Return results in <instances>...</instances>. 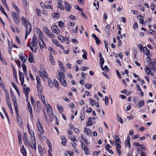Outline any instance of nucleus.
<instances>
[{
  "mask_svg": "<svg viewBox=\"0 0 156 156\" xmlns=\"http://www.w3.org/2000/svg\"><path fill=\"white\" fill-rule=\"evenodd\" d=\"M11 97L15 106L14 109L16 112V114H18V106L17 103L16 101V98L15 96L14 95L13 93L12 92L11 94Z\"/></svg>",
  "mask_w": 156,
  "mask_h": 156,
  "instance_id": "obj_1",
  "label": "nucleus"
},
{
  "mask_svg": "<svg viewBox=\"0 0 156 156\" xmlns=\"http://www.w3.org/2000/svg\"><path fill=\"white\" fill-rule=\"evenodd\" d=\"M31 50L34 52H36L37 50L36 43L31 42L30 44H28Z\"/></svg>",
  "mask_w": 156,
  "mask_h": 156,
  "instance_id": "obj_2",
  "label": "nucleus"
},
{
  "mask_svg": "<svg viewBox=\"0 0 156 156\" xmlns=\"http://www.w3.org/2000/svg\"><path fill=\"white\" fill-rule=\"evenodd\" d=\"M58 74L57 76L59 80H63L65 79V74L63 72L59 70L57 71Z\"/></svg>",
  "mask_w": 156,
  "mask_h": 156,
  "instance_id": "obj_3",
  "label": "nucleus"
},
{
  "mask_svg": "<svg viewBox=\"0 0 156 156\" xmlns=\"http://www.w3.org/2000/svg\"><path fill=\"white\" fill-rule=\"evenodd\" d=\"M58 39L60 40L61 42H65V43L68 44L69 43V39L68 37H64L63 36L59 35L58 37Z\"/></svg>",
  "mask_w": 156,
  "mask_h": 156,
  "instance_id": "obj_4",
  "label": "nucleus"
},
{
  "mask_svg": "<svg viewBox=\"0 0 156 156\" xmlns=\"http://www.w3.org/2000/svg\"><path fill=\"white\" fill-rule=\"evenodd\" d=\"M37 125L38 131L40 132V134L41 135L43 133L44 131L43 129L42 126L39 120V119H37Z\"/></svg>",
  "mask_w": 156,
  "mask_h": 156,
  "instance_id": "obj_5",
  "label": "nucleus"
},
{
  "mask_svg": "<svg viewBox=\"0 0 156 156\" xmlns=\"http://www.w3.org/2000/svg\"><path fill=\"white\" fill-rule=\"evenodd\" d=\"M26 27V35L25 36V39L27 38V35L29 34L31 31V24L29 23L28 25L25 26Z\"/></svg>",
  "mask_w": 156,
  "mask_h": 156,
  "instance_id": "obj_6",
  "label": "nucleus"
},
{
  "mask_svg": "<svg viewBox=\"0 0 156 156\" xmlns=\"http://www.w3.org/2000/svg\"><path fill=\"white\" fill-rule=\"evenodd\" d=\"M31 139L32 140V145L30 144V143H28V144L31 146L32 147L34 148L35 151L36 149V145L35 137H32V136H31Z\"/></svg>",
  "mask_w": 156,
  "mask_h": 156,
  "instance_id": "obj_7",
  "label": "nucleus"
},
{
  "mask_svg": "<svg viewBox=\"0 0 156 156\" xmlns=\"http://www.w3.org/2000/svg\"><path fill=\"white\" fill-rule=\"evenodd\" d=\"M51 30L53 32L57 34H59L60 32V30L55 25H52L51 26Z\"/></svg>",
  "mask_w": 156,
  "mask_h": 156,
  "instance_id": "obj_8",
  "label": "nucleus"
},
{
  "mask_svg": "<svg viewBox=\"0 0 156 156\" xmlns=\"http://www.w3.org/2000/svg\"><path fill=\"white\" fill-rule=\"evenodd\" d=\"M39 74L42 79H45L48 78V74L44 70L42 71V72L39 71Z\"/></svg>",
  "mask_w": 156,
  "mask_h": 156,
  "instance_id": "obj_9",
  "label": "nucleus"
},
{
  "mask_svg": "<svg viewBox=\"0 0 156 156\" xmlns=\"http://www.w3.org/2000/svg\"><path fill=\"white\" fill-rule=\"evenodd\" d=\"M39 44L40 46V48L41 49H43L44 48H46V46L44 42L43 39H39Z\"/></svg>",
  "mask_w": 156,
  "mask_h": 156,
  "instance_id": "obj_10",
  "label": "nucleus"
},
{
  "mask_svg": "<svg viewBox=\"0 0 156 156\" xmlns=\"http://www.w3.org/2000/svg\"><path fill=\"white\" fill-rule=\"evenodd\" d=\"M84 132L85 134L89 136H91V131L90 129L84 127Z\"/></svg>",
  "mask_w": 156,
  "mask_h": 156,
  "instance_id": "obj_11",
  "label": "nucleus"
},
{
  "mask_svg": "<svg viewBox=\"0 0 156 156\" xmlns=\"http://www.w3.org/2000/svg\"><path fill=\"white\" fill-rule=\"evenodd\" d=\"M25 85L23 87V93L27 97L28 95V93L30 91V89L29 87H25Z\"/></svg>",
  "mask_w": 156,
  "mask_h": 156,
  "instance_id": "obj_12",
  "label": "nucleus"
},
{
  "mask_svg": "<svg viewBox=\"0 0 156 156\" xmlns=\"http://www.w3.org/2000/svg\"><path fill=\"white\" fill-rule=\"evenodd\" d=\"M38 95L40 96H42V88L40 84H37Z\"/></svg>",
  "mask_w": 156,
  "mask_h": 156,
  "instance_id": "obj_13",
  "label": "nucleus"
},
{
  "mask_svg": "<svg viewBox=\"0 0 156 156\" xmlns=\"http://www.w3.org/2000/svg\"><path fill=\"white\" fill-rule=\"evenodd\" d=\"M64 5H65L64 6L67 11H70L71 8V5L67 3L66 1L64 2Z\"/></svg>",
  "mask_w": 156,
  "mask_h": 156,
  "instance_id": "obj_14",
  "label": "nucleus"
},
{
  "mask_svg": "<svg viewBox=\"0 0 156 156\" xmlns=\"http://www.w3.org/2000/svg\"><path fill=\"white\" fill-rule=\"evenodd\" d=\"M37 34L39 35V39H43L44 36L42 32L39 29H37Z\"/></svg>",
  "mask_w": 156,
  "mask_h": 156,
  "instance_id": "obj_15",
  "label": "nucleus"
},
{
  "mask_svg": "<svg viewBox=\"0 0 156 156\" xmlns=\"http://www.w3.org/2000/svg\"><path fill=\"white\" fill-rule=\"evenodd\" d=\"M62 1L61 0L59 1L58 2V5H57V6L58 8L64 10V7L62 5Z\"/></svg>",
  "mask_w": 156,
  "mask_h": 156,
  "instance_id": "obj_16",
  "label": "nucleus"
},
{
  "mask_svg": "<svg viewBox=\"0 0 156 156\" xmlns=\"http://www.w3.org/2000/svg\"><path fill=\"white\" fill-rule=\"evenodd\" d=\"M50 63L52 65H54L55 64V62L53 57L52 55L51 54H50Z\"/></svg>",
  "mask_w": 156,
  "mask_h": 156,
  "instance_id": "obj_17",
  "label": "nucleus"
},
{
  "mask_svg": "<svg viewBox=\"0 0 156 156\" xmlns=\"http://www.w3.org/2000/svg\"><path fill=\"white\" fill-rule=\"evenodd\" d=\"M21 152L23 156H27V152L25 149L24 148L23 145L22 146V148L21 149Z\"/></svg>",
  "mask_w": 156,
  "mask_h": 156,
  "instance_id": "obj_18",
  "label": "nucleus"
},
{
  "mask_svg": "<svg viewBox=\"0 0 156 156\" xmlns=\"http://www.w3.org/2000/svg\"><path fill=\"white\" fill-rule=\"evenodd\" d=\"M29 58L28 59V61L30 63H32L34 61V57L32 53L30 52V55L29 56Z\"/></svg>",
  "mask_w": 156,
  "mask_h": 156,
  "instance_id": "obj_19",
  "label": "nucleus"
},
{
  "mask_svg": "<svg viewBox=\"0 0 156 156\" xmlns=\"http://www.w3.org/2000/svg\"><path fill=\"white\" fill-rule=\"evenodd\" d=\"M144 105V101L143 100L140 101L138 103V104L137 105L138 107L140 108L143 106Z\"/></svg>",
  "mask_w": 156,
  "mask_h": 156,
  "instance_id": "obj_20",
  "label": "nucleus"
},
{
  "mask_svg": "<svg viewBox=\"0 0 156 156\" xmlns=\"http://www.w3.org/2000/svg\"><path fill=\"white\" fill-rule=\"evenodd\" d=\"M146 72L147 73V74L149 75L151 73V69L148 66H146L144 69Z\"/></svg>",
  "mask_w": 156,
  "mask_h": 156,
  "instance_id": "obj_21",
  "label": "nucleus"
},
{
  "mask_svg": "<svg viewBox=\"0 0 156 156\" xmlns=\"http://www.w3.org/2000/svg\"><path fill=\"white\" fill-rule=\"evenodd\" d=\"M61 83L64 86L66 87L67 85V83L65 80V79L59 80Z\"/></svg>",
  "mask_w": 156,
  "mask_h": 156,
  "instance_id": "obj_22",
  "label": "nucleus"
},
{
  "mask_svg": "<svg viewBox=\"0 0 156 156\" xmlns=\"http://www.w3.org/2000/svg\"><path fill=\"white\" fill-rule=\"evenodd\" d=\"M92 124V118L91 117H89V120L87 123L86 126H91Z\"/></svg>",
  "mask_w": 156,
  "mask_h": 156,
  "instance_id": "obj_23",
  "label": "nucleus"
},
{
  "mask_svg": "<svg viewBox=\"0 0 156 156\" xmlns=\"http://www.w3.org/2000/svg\"><path fill=\"white\" fill-rule=\"evenodd\" d=\"M61 139H62V143L64 146H65L66 142V139L65 138V137L64 136H61Z\"/></svg>",
  "mask_w": 156,
  "mask_h": 156,
  "instance_id": "obj_24",
  "label": "nucleus"
},
{
  "mask_svg": "<svg viewBox=\"0 0 156 156\" xmlns=\"http://www.w3.org/2000/svg\"><path fill=\"white\" fill-rule=\"evenodd\" d=\"M19 74L20 80H24V75L23 73L19 71Z\"/></svg>",
  "mask_w": 156,
  "mask_h": 156,
  "instance_id": "obj_25",
  "label": "nucleus"
},
{
  "mask_svg": "<svg viewBox=\"0 0 156 156\" xmlns=\"http://www.w3.org/2000/svg\"><path fill=\"white\" fill-rule=\"evenodd\" d=\"M23 69V73L25 75H27V71L26 69V67L24 64H23L22 65Z\"/></svg>",
  "mask_w": 156,
  "mask_h": 156,
  "instance_id": "obj_26",
  "label": "nucleus"
},
{
  "mask_svg": "<svg viewBox=\"0 0 156 156\" xmlns=\"http://www.w3.org/2000/svg\"><path fill=\"white\" fill-rule=\"evenodd\" d=\"M57 109L59 110L60 113H62L63 111V108L60 105H58L57 107Z\"/></svg>",
  "mask_w": 156,
  "mask_h": 156,
  "instance_id": "obj_27",
  "label": "nucleus"
},
{
  "mask_svg": "<svg viewBox=\"0 0 156 156\" xmlns=\"http://www.w3.org/2000/svg\"><path fill=\"white\" fill-rule=\"evenodd\" d=\"M43 30L44 32L47 35L48 33H49L51 32L46 27H44L43 28Z\"/></svg>",
  "mask_w": 156,
  "mask_h": 156,
  "instance_id": "obj_28",
  "label": "nucleus"
},
{
  "mask_svg": "<svg viewBox=\"0 0 156 156\" xmlns=\"http://www.w3.org/2000/svg\"><path fill=\"white\" fill-rule=\"evenodd\" d=\"M53 83L55 87L57 88L58 90L59 89V87L58 82L56 80H55Z\"/></svg>",
  "mask_w": 156,
  "mask_h": 156,
  "instance_id": "obj_29",
  "label": "nucleus"
},
{
  "mask_svg": "<svg viewBox=\"0 0 156 156\" xmlns=\"http://www.w3.org/2000/svg\"><path fill=\"white\" fill-rule=\"evenodd\" d=\"M62 63L60 62L59 63V67L62 70L64 71V72H65L66 70V69L62 66Z\"/></svg>",
  "mask_w": 156,
  "mask_h": 156,
  "instance_id": "obj_30",
  "label": "nucleus"
},
{
  "mask_svg": "<svg viewBox=\"0 0 156 156\" xmlns=\"http://www.w3.org/2000/svg\"><path fill=\"white\" fill-rule=\"evenodd\" d=\"M0 10L4 14L7 18H8V16L7 14L5 12L4 9L3 8L2 6L1 5H0Z\"/></svg>",
  "mask_w": 156,
  "mask_h": 156,
  "instance_id": "obj_31",
  "label": "nucleus"
},
{
  "mask_svg": "<svg viewBox=\"0 0 156 156\" xmlns=\"http://www.w3.org/2000/svg\"><path fill=\"white\" fill-rule=\"evenodd\" d=\"M47 36L50 38L52 39H54L55 37V36H54V34L53 33L51 34V32L49 33H48V34Z\"/></svg>",
  "mask_w": 156,
  "mask_h": 156,
  "instance_id": "obj_32",
  "label": "nucleus"
},
{
  "mask_svg": "<svg viewBox=\"0 0 156 156\" xmlns=\"http://www.w3.org/2000/svg\"><path fill=\"white\" fill-rule=\"evenodd\" d=\"M13 20H14L15 23L18 25L20 21V17H17L14 18Z\"/></svg>",
  "mask_w": 156,
  "mask_h": 156,
  "instance_id": "obj_33",
  "label": "nucleus"
},
{
  "mask_svg": "<svg viewBox=\"0 0 156 156\" xmlns=\"http://www.w3.org/2000/svg\"><path fill=\"white\" fill-rule=\"evenodd\" d=\"M89 100L90 101V104L92 106H94L96 104V102L95 100H92L91 98H90Z\"/></svg>",
  "mask_w": 156,
  "mask_h": 156,
  "instance_id": "obj_34",
  "label": "nucleus"
},
{
  "mask_svg": "<svg viewBox=\"0 0 156 156\" xmlns=\"http://www.w3.org/2000/svg\"><path fill=\"white\" fill-rule=\"evenodd\" d=\"M114 139L116 140V141L117 142H118L119 143H121V140L119 137V136H118L117 135H115L114 136Z\"/></svg>",
  "mask_w": 156,
  "mask_h": 156,
  "instance_id": "obj_35",
  "label": "nucleus"
},
{
  "mask_svg": "<svg viewBox=\"0 0 156 156\" xmlns=\"http://www.w3.org/2000/svg\"><path fill=\"white\" fill-rule=\"evenodd\" d=\"M23 139L24 140V142L25 144H27V135L26 133H25L23 136Z\"/></svg>",
  "mask_w": 156,
  "mask_h": 156,
  "instance_id": "obj_36",
  "label": "nucleus"
},
{
  "mask_svg": "<svg viewBox=\"0 0 156 156\" xmlns=\"http://www.w3.org/2000/svg\"><path fill=\"white\" fill-rule=\"evenodd\" d=\"M84 151L86 153V154H88L90 153V151L89 149L87 147L85 146H84V147L83 149Z\"/></svg>",
  "mask_w": 156,
  "mask_h": 156,
  "instance_id": "obj_37",
  "label": "nucleus"
},
{
  "mask_svg": "<svg viewBox=\"0 0 156 156\" xmlns=\"http://www.w3.org/2000/svg\"><path fill=\"white\" fill-rule=\"evenodd\" d=\"M20 60H21V61L23 63H24L25 62L26 60V58L25 57L21 55H20Z\"/></svg>",
  "mask_w": 156,
  "mask_h": 156,
  "instance_id": "obj_38",
  "label": "nucleus"
},
{
  "mask_svg": "<svg viewBox=\"0 0 156 156\" xmlns=\"http://www.w3.org/2000/svg\"><path fill=\"white\" fill-rule=\"evenodd\" d=\"M2 109L4 111V113H5V116L7 118V119H8V121H9V116H8V114L6 112V111L5 110V109L4 108V107H2Z\"/></svg>",
  "mask_w": 156,
  "mask_h": 156,
  "instance_id": "obj_39",
  "label": "nucleus"
},
{
  "mask_svg": "<svg viewBox=\"0 0 156 156\" xmlns=\"http://www.w3.org/2000/svg\"><path fill=\"white\" fill-rule=\"evenodd\" d=\"M59 15V13L55 12L52 14V16L53 18H56L58 17Z\"/></svg>",
  "mask_w": 156,
  "mask_h": 156,
  "instance_id": "obj_40",
  "label": "nucleus"
},
{
  "mask_svg": "<svg viewBox=\"0 0 156 156\" xmlns=\"http://www.w3.org/2000/svg\"><path fill=\"white\" fill-rule=\"evenodd\" d=\"M114 142L115 143V145L116 146V148H121V145L119 144L118 142H117L116 141H114Z\"/></svg>",
  "mask_w": 156,
  "mask_h": 156,
  "instance_id": "obj_41",
  "label": "nucleus"
},
{
  "mask_svg": "<svg viewBox=\"0 0 156 156\" xmlns=\"http://www.w3.org/2000/svg\"><path fill=\"white\" fill-rule=\"evenodd\" d=\"M53 42L57 46H59V43L58 41L55 39H53L52 40Z\"/></svg>",
  "mask_w": 156,
  "mask_h": 156,
  "instance_id": "obj_42",
  "label": "nucleus"
},
{
  "mask_svg": "<svg viewBox=\"0 0 156 156\" xmlns=\"http://www.w3.org/2000/svg\"><path fill=\"white\" fill-rule=\"evenodd\" d=\"M48 115L50 117V118L51 117L52 115V110H47Z\"/></svg>",
  "mask_w": 156,
  "mask_h": 156,
  "instance_id": "obj_43",
  "label": "nucleus"
},
{
  "mask_svg": "<svg viewBox=\"0 0 156 156\" xmlns=\"http://www.w3.org/2000/svg\"><path fill=\"white\" fill-rule=\"evenodd\" d=\"M28 109L31 116H33V111L31 106L28 107Z\"/></svg>",
  "mask_w": 156,
  "mask_h": 156,
  "instance_id": "obj_44",
  "label": "nucleus"
},
{
  "mask_svg": "<svg viewBox=\"0 0 156 156\" xmlns=\"http://www.w3.org/2000/svg\"><path fill=\"white\" fill-rule=\"evenodd\" d=\"M149 32L150 34H151L154 35L155 36L156 35V32L154 30L150 29L149 30Z\"/></svg>",
  "mask_w": 156,
  "mask_h": 156,
  "instance_id": "obj_45",
  "label": "nucleus"
},
{
  "mask_svg": "<svg viewBox=\"0 0 156 156\" xmlns=\"http://www.w3.org/2000/svg\"><path fill=\"white\" fill-rule=\"evenodd\" d=\"M58 23L59 26L61 27H62L64 26V23L62 21H59Z\"/></svg>",
  "mask_w": 156,
  "mask_h": 156,
  "instance_id": "obj_46",
  "label": "nucleus"
},
{
  "mask_svg": "<svg viewBox=\"0 0 156 156\" xmlns=\"http://www.w3.org/2000/svg\"><path fill=\"white\" fill-rule=\"evenodd\" d=\"M92 85L91 84H90L88 83H87L85 85V87L88 89L91 88L92 87Z\"/></svg>",
  "mask_w": 156,
  "mask_h": 156,
  "instance_id": "obj_47",
  "label": "nucleus"
},
{
  "mask_svg": "<svg viewBox=\"0 0 156 156\" xmlns=\"http://www.w3.org/2000/svg\"><path fill=\"white\" fill-rule=\"evenodd\" d=\"M129 140H130V137L129 136H128L127 137V140H126L125 142H126V141L128 143V144L129 146V147H130V144Z\"/></svg>",
  "mask_w": 156,
  "mask_h": 156,
  "instance_id": "obj_48",
  "label": "nucleus"
},
{
  "mask_svg": "<svg viewBox=\"0 0 156 156\" xmlns=\"http://www.w3.org/2000/svg\"><path fill=\"white\" fill-rule=\"evenodd\" d=\"M87 53L86 51L84 52V54L83 55L82 57L85 59H87Z\"/></svg>",
  "mask_w": 156,
  "mask_h": 156,
  "instance_id": "obj_49",
  "label": "nucleus"
},
{
  "mask_svg": "<svg viewBox=\"0 0 156 156\" xmlns=\"http://www.w3.org/2000/svg\"><path fill=\"white\" fill-rule=\"evenodd\" d=\"M20 116L18 117V115H17V121L18 122V123L19 125H21L22 124V122L20 120Z\"/></svg>",
  "mask_w": 156,
  "mask_h": 156,
  "instance_id": "obj_50",
  "label": "nucleus"
},
{
  "mask_svg": "<svg viewBox=\"0 0 156 156\" xmlns=\"http://www.w3.org/2000/svg\"><path fill=\"white\" fill-rule=\"evenodd\" d=\"M117 117L119 121L121 124H123V121L122 119L121 118V117L119 116L118 115H117Z\"/></svg>",
  "mask_w": 156,
  "mask_h": 156,
  "instance_id": "obj_51",
  "label": "nucleus"
},
{
  "mask_svg": "<svg viewBox=\"0 0 156 156\" xmlns=\"http://www.w3.org/2000/svg\"><path fill=\"white\" fill-rule=\"evenodd\" d=\"M95 40L96 41V43L97 45H98L99 44L101 43V41L98 37L95 39Z\"/></svg>",
  "mask_w": 156,
  "mask_h": 156,
  "instance_id": "obj_52",
  "label": "nucleus"
},
{
  "mask_svg": "<svg viewBox=\"0 0 156 156\" xmlns=\"http://www.w3.org/2000/svg\"><path fill=\"white\" fill-rule=\"evenodd\" d=\"M7 105H8L9 108L10 109V110H11V111H12V107L11 104V102H10L8 103H7Z\"/></svg>",
  "mask_w": 156,
  "mask_h": 156,
  "instance_id": "obj_53",
  "label": "nucleus"
},
{
  "mask_svg": "<svg viewBox=\"0 0 156 156\" xmlns=\"http://www.w3.org/2000/svg\"><path fill=\"white\" fill-rule=\"evenodd\" d=\"M139 147L142 149L144 150H145L147 149L146 147L143 144H140Z\"/></svg>",
  "mask_w": 156,
  "mask_h": 156,
  "instance_id": "obj_54",
  "label": "nucleus"
},
{
  "mask_svg": "<svg viewBox=\"0 0 156 156\" xmlns=\"http://www.w3.org/2000/svg\"><path fill=\"white\" fill-rule=\"evenodd\" d=\"M70 140L71 141H77V140L76 139L75 137L73 136H72L70 137Z\"/></svg>",
  "mask_w": 156,
  "mask_h": 156,
  "instance_id": "obj_55",
  "label": "nucleus"
},
{
  "mask_svg": "<svg viewBox=\"0 0 156 156\" xmlns=\"http://www.w3.org/2000/svg\"><path fill=\"white\" fill-rule=\"evenodd\" d=\"M38 150L39 151V152L41 154L43 153V151L42 150V148L41 147V146L40 145H39L38 146Z\"/></svg>",
  "mask_w": 156,
  "mask_h": 156,
  "instance_id": "obj_56",
  "label": "nucleus"
},
{
  "mask_svg": "<svg viewBox=\"0 0 156 156\" xmlns=\"http://www.w3.org/2000/svg\"><path fill=\"white\" fill-rule=\"evenodd\" d=\"M133 101L135 104H137L138 102V100L135 97H134L133 98Z\"/></svg>",
  "mask_w": 156,
  "mask_h": 156,
  "instance_id": "obj_57",
  "label": "nucleus"
},
{
  "mask_svg": "<svg viewBox=\"0 0 156 156\" xmlns=\"http://www.w3.org/2000/svg\"><path fill=\"white\" fill-rule=\"evenodd\" d=\"M100 62L101 65H103L104 63V59L103 58H100Z\"/></svg>",
  "mask_w": 156,
  "mask_h": 156,
  "instance_id": "obj_58",
  "label": "nucleus"
},
{
  "mask_svg": "<svg viewBox=\"0 0 156 156\" xmlns=\"http://www.w3.org/2000/svg\"><path fill=\"white\" fill-rule=\"evenodd\" d=\"M36 80L37 81V84H40V81L41 80H40V78L38 76H37L36 78Z\"/></svg>",
  "mask_w": 156,
  "mask_h": 156,
  "instance_id": "obj_59",
  "label": "nucleus"
},
{
  "mask_svg": "<svg viewBox=\"0 0 156 156\" xmlns=\"http://www.w3.org/2000/svg\"><path fill=\"white\" fill-rule=\"evenodd\" d=\"M80 117L82 120H83L85 118L84 114L83 113H81L80 115Z\"/></svg>",
  "mask_w": 156,
  "mask_h": 156,
  "instance_id": "obj_60",
  "label": "nucleus"
},
{
  "mask_svg": "<svg viewBox=\"0 0 156 156\" xmlns=\"http://www.w3.org/2000/svg\"><path fill=\"white\" fill-rule=\"evenodd\" d=\"M41 100L42 101L44 105H46L44 96H43V97H41Z\"/></svg>",
  "mask_w": 156,
  "mask_h": 156,
  "instance_id": "obj_61",
  "label": "nucleus"
},
{
  "mask_svg": "<svg viewBox=\"0 0 156 156\" xmlns=\"http://www.w3.org/2000/svg\"><path fill=\"white\" fill-rule=\"evenodd\" d=\"M116 73L117 75L118 76L120 79L121 78V76L120 74L119 71L118 70H116Z\"/></svg>",
  "mask_w": 156,
  "mask_h": 156,
  "instance_id": "obj_62",
  "label": "nucleus"
},
{
  "mask_svg": "<svg viewBox=\"0 0 156 156\" xmlns=\"http://www.w3.org/2000/svg\"><path fill=\"white\" fill-rule=\"evenodd\" d=\"M48 85L51 88H52L54 86L53 83L50 81L48 82Z\"/></svg>",
  "mask_w": 156,
  "mask_h": 156,
  "instance_id": "obj_63",
  "label": "nucleus"
},
{
  "mask_svg": "<svg viewBox=\"0 0 156 156\" xmlns=\"http://www.w3.org/2000/svg\"><path fill=\"white\" fill-rule=\"evenodd\" d=\"M131 13L133 15H136L138 14V12L136 10H132L131 11Z\"/></svg>",
  "mask_w": 156,
  "mask_h": 156,
  "instance_id": "obj_64",
  "label": "nucleus"
}]
</instances>
